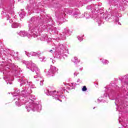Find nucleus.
I'll return each instance as SVG.
<instances>
[{"label":"nucleus","instance_id":"1","mask_svg":"<svg viewBox=\"0 0 128 128\" xmlns=\"http://www.w3.org/2000/svg\"><path fill=\"white\" fill-rule=\"evenodd\" d=\"M82 92H86L88 90V88H86V86H84L82 89Z\"/></svg>","mask_w":128,"mask_h":128},{"label":"nucleus","instance_id":"2","mask_svg":"<svg viewBox=\"0 0 128 128\" xmlns=\"http://www.w3.org/2000/svg\"><path fill=\"white\" fill-rule=\"evenodd\" d=\"M72 60L74 62H76V60H78V58L76 57L73 58H72Z\"/></svg>","mask_w":128,"mask_h":128},{"label":"nucleus","instance_id":"3","mask_svg":"<svg viewBox=\"0 0 128 128\" xmlns=\"http://www.w3.org/2000/svg\"><path fill=\"white\" fill-rule=\"evenodd\" d=\"M51 52H54V51L53 50H50V51Z\"/></svg>","mask_w":128,"mask_h":128}]
</instances>
